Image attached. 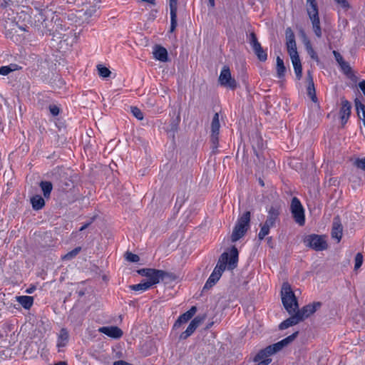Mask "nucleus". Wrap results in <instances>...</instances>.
Here are the masks:
<instances>
[{
	"instance_id": "obj_35",
	"label": "nucleus",
	"mask_w": 365,
	"mask_h": 365,
	"mask_svg": "<svg viewBox=\"0 0 365 365\" xmlns=\"http://www.w3.org/2000/svg\"><path fill=\"white\" fill-rule=\"evenodd\" d=\"M98 74L103 78L108 77L109 75L110 74V71H109V69L101 65L98 66Z\"/></svg>"
},
{
	"instance_id": "obj_44",
	"label": "nucleus",
	"mask_w": 365,
	"mask_h": 365,
	"mask_svg": "<svg viewBox=\"0 0 365 365\" xmlns=\"http://www.w3.org/2000/svg\"><path fill=\"white\" fill-rule=\"evenodd\" d=\"M339 66H341V68L343 70V71L345 73H348L350 72V70H351L350 66L344 61L341 64H339Z\"/></svg>"
},
{
	"instance_id": "obj_1",
	"label": "nucleus",
	"mask_w": 365,
	"mask_h": 365,
	"mask_svg": "<svg viewBox=\"0 0 365 365\" xmlns=\"http://www.w3.org/2000/svg\"><path fill=\"white\" fill-rule=\"evenodd\" d=\"M238 251L236 247L231 248L230 252L223 253L215 267L213 272L207 280L205 287H212L220 278L222 272L226 268L233 269L237 265Z\"/></svg>"
},
{
	"instance_id": "obj_33",
	"label": "nucleus",
	"mask_w": 365,
	"mask_h": 365,
	"mask_svg": "<svg viewBox=\"0 0 365 365\" xmlns=\"http://www.w3.org/2000/svg\"><path fill=\"white\" fill-rule=\"evenodd\" d=\"M255 361H259L257 365H268L271 362V359L269 358V356L266 354L263 357L259 358V353L255 358Z\"/></svg>"
},
{
	"instance_id": "obj_13",
	"label": "nucleus",
	"mask_w": 365,
	"mask_h": 365,
	"mask_svg": "<svg viewBox=\"0 0 365 365\" xmlns=\"http://www.w3.org/2000/svg\"><path fill=\"white\" fill-rule=\"evenodd\" d=\"M98 331L113 339H119L123 336V331L115 326L102 327Z\"/></svg>"
},
{
	"instance_id": "obj_5",
	"label": "nucleus",
	"mask_w": 365,
	"mask_h": 365,
	"mask_svg": "<svg viewBox=\"0 0 365 365\" xmlns=\"http://www.w3.org/2000/svg\"><path fill=\"white\" fill-rule=\"evenodd\" d=\"M308 16L312 21L314 34L317 37H321L322 30L319 18L317 4L315 0H307L306 4Z\"/></svg>"
},
{
	"instance_id": "obj_14",
	"label": "nucleus",
	"mask_w": 365,
	"mask_h": 365,
	"mask_svg": "<svg viewBox=\"0 0 365 365\" xmlns=\"http://www.w3.org/2000/svg\"><path fill=\"white\" fill-rule=\"evenodd\" d=\"M280 212V207L279 205H272L268 210V216L264 224L272 227L277 220Z\"/></svg>"
},
{
	"instance_id": "obj_17",
	"label": "nucleus",
	"mask_w": 365,
	"mask_h": 365,
	"mask_svg": "<svg viewBox=\"0 0 365 365\" xmlns=\"http://www.w3.org/2000/svg\"><path fill=\"white\" fill-rule=\"evenodd\" d=\"M164 276V272L161 270L151 269L150 272L146 277L148 278L147 282L151 286L158 284L160 279Z\"/></svg>"
},
{
	"instance_id": "obj_25",
	"label": "nucleus",
	"mask_w": 365,
	"mask_h": 365,
	"mask_svg": "<svg viewBox=\"0 0 365 365\" xmlns=\"http://www.w3.org/2000/svg\"><path fill=\"white\" fill-rule=\"evenodd\" d=\"M31 202L33 208L36 210L41 209L45 205V201L43 198L38 195H36L31 197Z\"/></svg>"
},
{
	"instance_id": "obj_46",
	"label": "nucleus",
	"mask_w": 365,
	"mask_h": 365,
	"mask_svg": "<svg viewBox=\"0 0 365 365\" xmlns=\"http://www.w3.org/2000/svg\"><path fill=\"white\" fill-rule=\"evenodd\" d=\"M341 7L344 9H347L349 7V4L346 0H334Z\"/></svg>"
},
{
	"instance_id": "obj_15",
	"label": "nucleus",
	"mask_w": 365,
	"mask_h": 365,
	"mask_svg": "<svg viewBox=\"0 0 365 365\" xmlns=\"http://www.w3.org/2000/svg\"><path fill=\"white\" fill-rule=\"evenodd\" d=\"M197 309L195 307H192L187 312L181 314L178 320L174 324L173 327L178 329L182 324L187 323L196 313Z\"/></svg>"
},
{
	"instance_id": "obj_49",
	"label": "nucleus",
	"mask_w": 365,
	"mask_h": 365,
	"mask_svg": "<svg viewBox=\"0 0 365 365\" xmlns=\"http://www.w3.org/2000/svg\"><path fill=\"white\" fill-rule=\"evenodd\" d=\"M113 365H132L130 364H128L124 361L120 360L114 362Z\"/></svg>"
},
{
	"instance_id": "obj_45",
	"label": "nucleus",
	"mask_w": 365,
	"mask_h": 365,
	"mask_svg": "<svg viewBox=\"0 0 365 365\" xmlns=\"http://www.w3.org/2000/svg\"><path fill=\"white\" fill-rule=\"evenodd\" d=\"M333 54L335 57L336 61H337V63L339 64H341L344 61L343 57L341 56V55L339 53H338L336 51H334Z\"/></svg>"
},
{
	"instance_id": "obj_6",
	"label": "nucleus",
	"mask_w": 365,
	"mask_h": 365,
	"mask_svg": "<svg viewBox=\"0 0 365 365\" xmlns=\"http://www.w3.org/2000/svg\"><path fill=\"white\" fill-rule=\"evenodd\" d=\"M297 332H295L293 334L282 339V341H280L273 345L268 346L264 349H263L259 352V357L262 358L266 354H267L270 356L271 355L278 352L283 347H284L288 344H289L291 341H292L294 339V338L297 336Z\"/></svg>"
},
{
	"instance_id": "obj_24",
	"label": "nucleus",
	"mask_w": 365,
	"mask_h": 365,
	"mask_svg": "<svg viewBox=\"0 0 365 365\" xmlns=\"http://www.w3.org/2000/svg\"><path fill=\"white\" fill-rule=\"evenodd\" d=\"M17 302L25 309H29L34 303V299L31 296H20L17 297Z\"/></svg>"
},
{
	"instance_id": "obj_11",
	"label": "nucleus",
	"mask_w": 365,
	"mask_h": 365,
	"mask_svg": "<svg viewBox=\"0 0 365 365\" xmlns=\"http://www.w3.org/2000/svg\"><path fill=\"white\" fill-rule=\"evenodd\" d=\"M250 43L259 60L261 61H266L267 58V53L262 49L260 43L257 41L256 36L253 33L250 35Z\"/></svg>"
},
{
	"instance_id": "obj_22",
	"label": "nucleus",
	"mask_w": 365,
	"mask_h": 365,
	"mask_svg": "<svg viewBox=\"0 0 365 365\" xmlns=\"http://www.w3.org/2000/svg\"><path fill=\"white\" fill-rule=\"evenodd\" d=\"M299 317H297L296 313H294L292 314V316L288 318L287 319L284 320L279 324V329H285L289 328V327H292L293 325H295L300 322Z\"/></svg>"
},
{
	"instance_id": "obj_54",
	"label": "nucleus",
	"mask_w": 365,
	"mask_h": 365,
	"mask_svg": "<svg viewBox=\"0 0 365 365\" xmlns=\"http://www.w3.org/2000/svg\"><path fill=\"white\" fill-rule=\"evenodd\" d=\"M32 292H33L32 289H30L27 290V292L29 293V294L32 293Z\"/></svg>"
},
{
	"instance_id": "obj_4",
	"label": "nucleus",
	"mask_w": 365,
	"mask_h": 365,
	"mask_svg": "<svg viewBox=\"0 0 365 365\" xmlns=\"http://www.w3.org/2000/svg\"><path fill=\"white\" fill-rule=\"evenodd\" d=\"M5 34L17 43H21L26 38V29L12 21H6L4 25Z\"/></svg>"
},
{
	"instance_id": "obj_12",
	"label": "nucleus",
	"mask_w": 365,
	"mask_h": 365,
	"mask_svg": "<svg viewBox=\"0 0 365 365\" xmlns=\"http://www.w3.org/2000/svg\"><path fill=\"white\" fill-rule=\"evenodd\" d=\"M205 319V315L195 317L190 322L186 330L180 334V339H185L190 336Z\"/></svg>"
},
{
	"instance_id": "obj_52",
	"label": "nucleus",
	"mask_w": 365,
	"mask_h": 365,
	"mask_svg": "<svg viewBox=\"0 0 365 365\" xmlns=\"http://www.w3.org/2000/svg\"><path fill=\"white\" fill-rule=\"evenodd\" d=\"M55 365H67V364L66 362L61 361V362L56 364Z\"/></svg>"
},
{
	"instance_id": "obj_2",
	"label": "nucleus",
	"mask_w": 365,
	"mask_h": 365,
	"mask_svg": "<svg viewBox=\"0 0 365 365\" xmlns=\"http://www.w3.org/2000/svg\"><path fill=\"white\" fill-rule=\"evenodd\" d=\"M282 302L284 309L289 314L295 313L298 309V303L290 284L284 282L281 290Z\"/></svg>"
},
{
	"instance_id": "obj_31",
	"label": "nucleus",
	"mask_w": 365,
	"mask_h": 365,
	"mask_svg": "<svg viewBox=\"0 0 365 365\" xmlns=\"http://www.w3.org/2000/svg\"><path fill=\"white\" fill-rule=\"evenodd\" d=\"M310 79H311L310 82L307 87V95L313 102L316 103L317 101V98L316 96V91H315V88H314L312 78H310Z\"/></svg>"
},
{
	"instance_id": "obj_18",
	"label": "nucleus",
	"mask_w": 365,
	"mask_h": 365,
	"mask_svg": "<svg viewBox=\"0 0 365 365\" xmlns=\"http://www.w3.org/2000/svg\"><path fill=\"white\" fill-rule=\"evenodd\" d=\"M287 47L290 58L299 56L293 34L287 35Z\"/></svg>"
},
{
	"instance_id": "obj_7",
	"label": "nucleus",
	"mask_w": 365,
	"mask_h": 365,
	"mask_svg": "<svg viewBox=\"0 0 365 365\" xmlns=\"http://www.w3.org/2000/svg\"><path fill=\"white\" fill-rule=\"evenodd\" d=\"M290 209L295 222L299 225H303L305 222L304 210L297 197L292 200Z\"/></svg>"
},
{
	"instance_id": "obj_34",
	"label": "nucleus",
	"mask_w": 365,
	"mask_h": 365,
	"mask_svg": "<svg viewBox=\"0 0 365 365\" xmlns=\"http://www.w3.org/2000/svg\"><path fill=\"white\" fill-rule=\"evenodd\" d=\"M270 228L271 227L264 223V225H262L260 231L258 234L259 239L263 240L265 237V236H267L269 233Z\"/></svg>"
},
{
	"instance_id": "obj_9",
	"label": "nucleus",
	"mask_w": 365,
	"mask_h": 365,
	"mask_svg": "<svg viewBox=\"0 0 365 365\" xmlns=\"http://www.w3.org/2000/svg\"><path fill=\"white\" fill-rule=\"evenodd\" d=\"M219 82L220 85L230 89H235L237 87V82L232 77L230 70L227 66L222 68L219 76Z\"/></svg>"
},
{
	"instance_id": "obj_29",
	"label": "nucleus",
	"mask_w": 365,
	"mask_h": 365,
	"mask_svg": "<svg viewBox=\"0 0 365 365\" xmlns=\"http://www.w3.org/2000/svg\"><path fill=\"white\" fill-rule=\"evenodd\" d=\"M150 287L151 285L149 284L147 281H145L138 284L131 285L130 287L134 291L143 292L148 290Z\"/></svg>"
},
{
	"instance_id": "obj_16",
	"label": "nucleus",
	"mask_w": 365,
	"mask_h": 365,
	"mask_svg": "<svg viewBox=\"0 0 365 365\" xmlns=\"http://www.w3.org/2000/svg\"><path fill=\"white\" fill-rule=\"evenodd\" d=\"M69 340L68 331L66 328H61L57 334L56 346L60 351L61 348L65 347Z\"/></svg>"
},
{
	"instance_id": "obj_43",
	"label": "nucleus",
	"mask_w": 365,
	"mask_h": 365,
	"mask_svg": "<svg viewBox=\"0 0 365 365\" xmlns=\"http://www.w3.org/2000/svg\"><path fill=\"white\" fill-rule=\"evenodd\" d=\"M178 0H170V12H177Z\"/></svg>"
},
{
	"instance_id": "obj_21",
	"label": "nucleus",
	"mask_w": 365,
	"mask_h": 365,
	"mask_svg": "<svg viewBox=\"0 0 365 365\" xmlns=\"http://www.w3.org/2000/svg\"><path fill=\"white\" fill-rule=\"evenodd\" d=\"M331 236L336 239L337 242L340 241L342 237V226L339 221L335 220L333 222V227L331 230Z\"/></svg>"
},
{
	"instance_id": "obj_42",
	"label": "nucleus",
	"mask_w": 365,
	"mask_h": 365,
	"mask_svg": "<svg viewBox=\"0 0 365 365\" xmlns=\"http://www.w3.org/2000/svg\"><path fill=\"white\" fill-rule=\"evenodd\" d=\"M49 110L52 115L56 116L59 113V108L56 105H52L49 106Z\"/></svg>"
},
{
	"instance_id": "obj_47",
	"label": "nucleus",
	"mask_w": 365,
	"mask_h": 365,
	"mask_svg": "<svg viewBox=\"0 0 365 365\" xmlns=\"http://www.w3.org/2000/svg\"><path fill=\"white\" fill-rule=\"evenodd\" d=\"M150 269H141L138 270V272L142 276L147 277L149 272H150Z\"/></svg>"
},
{
	"instance_id": "obj_37",
	"label": "nucleus",
	"mask_w": 365,
	"mask_h": 365,
	"mask_svg": "<svg viewBox=\"0 0 365 365\" xmlns=\"http://www.w3.org/2000/svg\"><path fill=\"white\" fill-rule=\"evenodd\" d=\"M131 113L138 120H142L143 118V113L137 107H131Z\"/></svg>"
},
{
	"instance_id": "obj_48",
	"label": "nucleus",
	"mask_w": 365,
	"mask_h": 365,
	"mask_svg": "<svg viewBox=\"0 0 365 365\" xmlns=\"http://www.w3.org/2000/svg\"><path fill=\"white\" fill-rule=\"evenodd\" d=\"M359 87L360 88V89L361 90V91L363 92V93L365 96V81H362L359 82Z\"/></svg>"
},
{
	"instance_id": "obj_8",
	"label": "nucleus",
	"mask_w": 365,
	"mask_h": 365,
	"mask_svg": "<svg viewBox=\"0 0 365 365\" xmlns=\"http://www.w3.org/2000/svg\"><path fill=\"white\" fill-rule=\"evenodd\" d=\"M304 243L307 246L317 251L326 250L327 247L324 237L317 235L307 236L304 240Z\"/></svg>"
},
{
	"instance_id": "obj_38",
	"label": "nucleus",
	"mask_w": 365,
	"mask_h": 365,
	"mask_svg": "<svg viewBox=\"0 0 365 365\" xmlns=\"http://www.w3.org/2000/svg\"><path fill=\"white\" fill-rule=\"evenodd\" d=\"M363 256L361 253H357L355 257L354 269H358L362 264Z\"/></svg>"
},
{
	"instance_id": "obj_26",
	"label": "nucleus",
	"mask_w": 365,
	"mask_h": 365,
	"mask_svg": "<svg viewBox=\"0 0 365 365\" xmlns=\"http://www.w3.org/2000/svg\"><path fill=\"white\" fill-rule=\"evenodd\" d=\"M277 76L279 78H282L286 73V68L284 64L283 60L279 57H277Z\"/></svg>"
},
{
	"instance_id": "obj_3",
	"label": "nucleus",
	"mask_w": 365,
	"mask_h": 365,
	"mask_svg": "<svg viewBox=\"0 0 365 365\" xmlns=\"http://www.w3.org/2000/svg\"><path fill=\"white\" fill-rule=\"evenodd\" d=\"M250 212H244L237 220V222L233 229L231 239L232 242H236L242 238L250 227Z\"/></svg>"
},
{
	"instance_id": "obj_28",
	"label": "nucleus",
	"mask_w": 365,
	"mask_h": 365,
	"mask_svg": "<svg viewBox=\"0 0 365 365\" xmlns=\"http://www.w3.org/2000/svg\"><path fill=\"white\" fill-rule=\"evenodd\" d=\"M40 187L42 190L44 197L48 198L50 197V194L53 189V185H52L51 182H50L48 181H42L40 183Z\"/></svg>"
},
{
	"instance_id": "obj_20",
	"label": "nucleus",
	"mask_w": 365,
	"mask_h": 365,
	"mask_svg": "<svg viewBox=\"0 0 365 365\" xmlns=\"http://www.w3.org/2000/svg\"><path fill=\"white\" fill-rule=\"evenodd\" d=\"M351 113V105L349 101L344 100L341 102V108L340 110V115L342 124L347 122Z\"/></svg>"
},
{
	"instance_id": "obj_41",
	"label": "nucleus",
	"mask_w": 365,
	"mask_h": 365,
	"mask_svg": "<svg viewBox=\"0 0 365 365\" xmlns=\"http://www.w3.org/2000/svg\"><path fill=\"white\" fill-rule=\"evenodd\" d=\"M355 165L360 169L365 170V158L357 159Z\"/></svg>"
},
{
	"instance_id": "obj_10",
	"label": "nucleus",
	"mask_w": 365,
	"mask_h": 365,
	"mask_svg": "<svg viewBox=\"0 0 365 365\" xmlns=\"http://www.w3.org/2000/svg\"><path fill=\"white\" fill-rule=\"evenodd\" d=\"M320 302H314L313 304H309L303 307L301 309L295 312V313L297 314L299 320L303 321L304 319L311 316L313 313H314L316 310L320 307Z\"/></svg>"
},
{
	"instance_id": "obj_30",
	"label": "nucleus",
	"mask_w": 365,
	"mask_h": 365,
	"mask_svg": "<svg viewBox=\"0 0 365 365\" xmlns=\"http://www.w3.org/2000/svg\"><path fill=\"white\" fill-rule=\"evenodd\" d=\"M355 106L359 118L365 119V106L358 99L355 100Z\"/></svg>"
},
{
	"instance_id": "obj_53",
	"label": "nucleus",
	"mask_w": 365,
	"mask_h": 365,
	"mask_svg": "<svg viewBox=\"0 0 365 365\" xmlns=\"http://www.w3.org/2000/svg\"><path fill=\"white\" fill-rule=\"evenodd\" d=\"M86 227H87V225H83V227H81L80 230H81H81H83L84 229H86Z\"/></svg>"
},
{
	"instance_id": "obj_50",
	"label": "nucleus",
	"mask_w": 365,
	"mask_h": 365,
	"mask_svg": "<svg viewBox=\"0 0 365 365\" xmlns=\"http://www.w3.org/2000/svg\"><path fill=\"white\" fill-rule=\"evenodd\" d=\"M12 0H4V3L1 4V6L4 7H6L9 5V3Z\"/></svg>"
},
{
	"instance_id": "obj_51",
	"label": "nucleus",
	"mask_w": 365,
	"mask_h": 365,
	"mask_svg": "<svg viewBox=\"0 0 365 365\" xmlns=\"http://www.w3.org/2000/svg\"><path fill=\"white\" fill-rule=\"evenodd\" d=\"M210 6L213 7L215 6V0H208Z\"/></svg>"
},
{
	"instance_id": "obj_19",
	"label": "nucleus",
	"mask_w": 365,
	"mask_h": 365,
	"mask_svg": "<svg viewBox=\"0 0 365 365\" xmlns=\"http://www.w3.org/2000/svg\"><path fill=\"white\" fill-rule=\"evenodd\" d=\"M220 127L219 115L216 113L213 116L211 123L212 140L214 143L217 141Z\"/></svg>"
},
{
	"instance_id": "obj_32",
	"label": "nucleus",
	"mask_w": 365,
	"mask_h": 365,
	"mask_svg": "<svg viewBox=\"0 0 365 365\" xmlns=\"http://www.w3.org/2000/svg\"><path fill=\"white\" fill-rule=\"evenodd\" d=\"M81 248L80 247H76L71 252H68L65 255L62 257L63 260H71L74 258L81 251Z\"/></svg>"
},
{
	"instance_id": "obj_27",
	"label": "nucleus",
	"mask_w": 365,
	"mask_h": 365,
	"mask_svg": "<svg viewBox=\"0 0 365 365\" xmlns=\"http://www.w3.org/2000/svg\"><path fill=\"white\" fill-rule=\"evenodd\" d=\"M292 63L294 67V73L298 78L302 76V65L299 57L292 58Z\"/></svg>"
},
{
	"instance_id": "obj_36",
	"label": "nucleus",
	"mask_w": 365,
	"mask_h": 365,
	"mask_svg": "<svg viewBox=\"0 0 365 365\" xmlns=\"http://www.w3.org/2000/svg\"><path fill=\"white\" fill-rule=\"evenodd\" d=\"M170 31H173L177 26V12H170Z\"/></svg>"
},
{
	"instance_id": "obj_39",
	"label": "nucleus",
	"mask_w": 365,
	"mask_h": 365,
	"mask_svg": "<svg viewBox=\"0 0 365 365\" xmlns=\"http://www.w3.org/2000/svg\"><path fill=\"white\" fill-rule=\"evenodd\" d=\"M126 259L129 262H138L139 261L140 258H139L138 255H137L135 254L128 252L126 254Z\"/></svg>"
},
{
	"instance_id": "obj_23",
	"label": "nucleus",
	"mask_w": 365,
	"mask_h": 365,
	"mask_svg": "<svg viewBox=\"0 0 365 365\" xmlns=\"http://www.w3.org/2000/svg\"><path fill=\"white\" fill-rule=\"evenodd\" d=\"M154 57L160 61L165 62L168 60V51L161 46H156L153 51Z\"/></svg>"
},
{
	"instance_id": "obj_40",
	"label": "nucleus",
	"mask_w": 365,
	"mask_h": 365,
	"mask_svg": "<svg viewBox=\"0 0 365 365\" xmlns=\"http://www.w3.org/2000/svg\"><path fill=\"white\" fill-rule=\"evenodd\" d=\"M14 68H11V66H1L0 67V75L6 76L11 71H14Z\"/></svg>"
}]
</instances>
